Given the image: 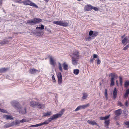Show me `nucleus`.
<instances>
[{"mask_svg": "<svg viewBox=\"0 0 129 129\" xmlns=\"http://www.w3.org/2000/svg\"><path fill=\"white\" fill-rule=\"evenodd\" d=\"M0 112L8 114V112L6 110L0 108Z\"/></svg>", "mask_w": 129, "mask_h": 129, "instance_id": "72a5a7b5", "label": "nucleus"}, {"mask_svg": "<svg viewBox=\"0 0 129 129\" xmlns=\"http://www.w3.org/2000/svg\"><path fill=\"white\" fill-rule=\"evenodd\" d=\"M129 45H128L123 48V50H126L127 49H128L129 48Z\"/></svg>", "mask_w": 129, "mask_h": 129, "instance_id": "49530a36", "label": "nucleus"}, {"mask_svg": "<svg viewBox=\"0 0 129 129\" xmlns=\"http://www.w3.org/2000/svg\"><path fill=\"white\" fill-rule=\"evenodd\" d=\"M129 94V89H127L126 91V92L124 94V97L125 98L127 97L128 94Z\"/></svg>", "mask_w": 129, "mask_h": 129, "instance_id": "cd10ccee", "label": "nucleus"}, {"mask_svg": "<svg viewBox=\"0 0 129 129\" xmlns=\"http://www.w3.org/2000/svg\"><path fill=\"white\" fill-rule=\"evenodd\" d=\"M41 32H38V34H41Z\"/></svg>", "mask_w": 129, "mask_h": 129, "instance_id": "680f3d73", "label": "nucleus"}, {"mask_svg": "<svg viewBox=\"0 0 129 129\" xmlns=\"http://www.w3.org/2000/svg\"><path fill=\"white\" fill-rule=\"evenodd\" d=\"M104 123L105 126H108L109 125V124L110 123V120H106L105 121Z\"/></svg>", "mask_w": 129, "mask_h": 129, "instance_id": "7c9ffc66", "label": "nucleus"}, {"mask_svg": "<svg viewBox=\"0 0 129 129\" xmlns=\"http://www.w3.org/2000/svg\"><path fill=\"white\" fill-rule=\"evenodd\" d=\"M4 11H4V10H3V12H4Z\"/></svg>", "mask_w": 129, "mask_h": 129, "instance_id": "69168bd1", "label": "nucleus"}, {"mask_svg": "<svg viewBox=\"0 0 129 129\" xmlns=\"http://www.w3.org/2000/svg\"><path fill=\"white\" fill-rule=\"evenodd\" d=\"M30 127H35V125H32L30 126Z\"/></svg>", "mask_w": 129, "mask_h": 129, "instance_id": "bf43d9fd", "label": "nucleus"}, {"mask_svg": "<svg viewBox=\"0 0 129 129\" xmlns=\"http://www.w3.org/2000/svg\"><path fill=\"white\" fill-rule=\"evenodd\" d=\"M83 96L82 99L83 100H84L86 99L88 96V94L87 93H83L82 94Z\"/></svg>", "mask_w": 129, "mask_h": 129, "instance_id": "aec40b11", "label": "nucleus"}, {"mask_svg": "<svg viewBox=\"0 0 129 129\" xmlns=\"http://www.w3.org/2000/svg\"><path fill=\"white\" fill-rule=\"evenodd\" d=\"M118 105L122 107V108L124 107V105H123L121 102H119L118 103Z\"/></svg>", "mask_w": 129, "mask_h": 129, "instance_id": "ea45409f", "label": "nucleus"}, {"mask_svg": "<svg viewBox=\"0 0 129 129\" xmlns=\"http://www.w3.org/2000/svg\"><path fill=\"white\" fill-rule=\"evenodd\" d=\"M49 0H44V1L46 3H48Z\"/></svg>", "mask_w": 129, "mask_h": 129, "instance_id": "4d7b16f0", "label": "nucleus"}, {"mask_svg": "<svg viewBox=\"0 0 129 129\" xmlns=\"http://www.w3.org/2000/svg\"><path fill=\"white\" fill-rule=\"evenodd\" d=\"M87 122L90 124L92 125H97V123L94 120H87Z\"/></svg>", "mask_w": 129, "mask_h": 129, "instance_id": "4468645a", "label": "nucleus"}, {"mask_svg": "<svg viewBox=\"0 0 129 129\" xmlns=\"http://www.w3.org/2000/svg\"><path fill=\"white\" fill-rule=\"evenodd\" d=\"M98 55L96 54H94L93 56V58L94 59L95 58H97Z\"/></svg>", "mask_w": 129, "mask_h": 129, "instance_id": "09e8293b", "label": "nucleus"}, {"mask_svg": "<svg viewBox=\"0 0 129 129\" xmlns=\"http://www.w3.org/2000/svg\"><path fill=\"white\" fill-rule=\"evenodd\" d=\"M28 121V119H27L24 118L20 120V122L23 123L24 122Z\"/></svg>", "mask_w": 129, "mask_h": 129, "instance_id": "e433bc0d", "label": "nucleus"}, {"mask_svg": "<svg viewBox=\"0 0 129 129\" xmlns=\"http://www.w3.org/2000/svg\"><path fill=\"white\" fill-rule=\"evenodd\" d=\"M8 41L4 39L0 42V44L1 45H4L7 44L8 43Z\"/></svg>", "mask_w": 129, "mask_h": 129, "instance_id": "4be33fe9", "label": "nucleus"}, {"mask_svg": "<svg viewBox=\"0 0 129 129\" xmlns=\"http://www.w3.org/2000/svg\"><path fill=\"white\" fill-rule=\"evenodd\" d=\"M124 124L127 126V128H129V121H126L124 122Z\"/></svg>", "mask_w": 129, "mask_h": 129, "instance_id": "f704fd0d", "label": "nucleus"}, {"mask_svg": "<svg viewBox=\"0 0 129 129\" xmlns=\"http://www.w3.org/2000/svg\"><path fill=\"white\" fill-rule=\"evenodd\" d=\"M52 79L53 81L54 82V83H55L56 82V80L54 76V75H53L52 76Z\"/></svg>", "mask_w": 129, "mask_h": 129, "instance_id": "37998d69", "label": "nucleus"}, {"mask_svg": "<svg viewBox=\"0 0 129 129\" xmlns=\"http://www.w3.org/2000/svg\"><path fill=\"white\" fill-rule=\"evenodd\" d=\"M72 57H74L75 58H79V55L78 51H76L75 52H74L73 55Z\"/></svg>", "mask_w": 129, "mask_h": 129, "instance_id": "2eb2a0df", "label": "nucleus"}, {"mask_svg": "<svg viewBox=\"0 0 129 129\" xmlns=\"http://www.w3.org/2000/svg\"><path fill=\"white\" fill-rule=\"evenodd\" d=\"M72 57V62L74 66L76 65L78 63L77 59L79 58H75L74 57Z\"/></svg>", "mask_w": 129, "mask_h": 129, "instance_id": "9b49d317", "label": "nucleus"}, {"mask_svg": "<svg viewBox=\"0 0 129 129\" xmlns=\"http://www.w3.org/2000/svg\"><path fill=\"white\" fill-rule=\"evenodd\" d=\"M3 118L5 119L6 120H11L13 119V117L11 115L4 114L3 115Z\"/></svg>", "mask_w": 129, "mask_h": 129, "instance_id": "1a4fd4ad", "label": "nucleus"}, {"mask_svg": "<svg viewBox=\"0 0 129 129\" xmlns=\"http://www.w3.org/2000/svg\"><path fill=\"white\" fill-rule=\"evenodd\" d=\"M113 98L114 99H115L117 97V90L116 88H114L113 92Z\"/></svg>", "mask_w": 129, "mask_h": 129, "instance_id": "f3484780", "label": "nucleus"}, {"mask_svg": "<svg viewBox=\"0 0 129 129\" xmlns=\"http://www.w3.org/2000/svg\"><path fill=\"white\" fill-rule=\"evenodd\" d=\"M119 123H118V122H117V123H116V125H119Z\"/></svg>", "mask_w": 129, "mask_h": 129, "instance_id": "052dcab7", "label": "nucleus"}, {"mask_svg": "<svg viewBox=\"0 0 129 129\" xmlns=\"http://www.w3.org/2000/svg\"><path fill=\"white\" fill-rule=\"evenodd\" d=\"M124 85L125 87H127L129 85V81H126L124 83Z\"/></svg>", "mask_w": 129, "mask_h": 129, "instance_id": "c9c22d12", "label": "nucleus"}, {"mask_svg": "<svg viewBox=\"0 0 129 129\" xmlns=\"http://www.w3.org/2000/svg\"><path fill=\"white\" fill-rule=\"evenodd\" d=\"M89 106V104H87L86 105H82V106H80L81 109H84L87 107Z\"/></svg>", "mask_w": 129, "mask_h": 129, "instance_id": "2f4dec72", "label": "nucleus"}, {"mask_svg": "<svg viewBox=\"0 0 129 129\" xmlns=\"http://www.w3.org/2000/svg\"><path fill=\"white\" fill-rule=\"evenodd\" d=\"M52 112L51 111L47 112L46 113H43V116L46 117L49 116L52 114Z\"/></svg>", "mask_w": 129, "mask_h": 129, "instance_id": "5701e85b", "label": "nucleus"}, {"mask_svg": "<svg viewBox=\"0 0 129 129\" xmlns=\"http://www.w3.org/2000/svg\"><path fill=\"white\" fill-rule=\"evenodd\" d=\"M81 0H78V1H80Z\"/></svg>", "mask_w": 129, "mask_h": 129, "instance_id": "0e129e2a", "label": "nucleus"}, {"mask_svg": "<svg viewBox=\"0 0 129 129\" xmlns=\"http://www.w3.org/2000/svg\"><path fill=\"white\" fill-rule=\"evenodd\" d=\"M42 21V20L41 19L36 18L32 19H30L27 20V23L30 25H35L36 24L39 23L41 22Z\"/></svg>", "mask_w": 129, "mask_h": 129, "instance_id": "7ed1b4c3", "label": "nucleus"}, {"mask_svg": "<svg viewBox=\"0 0 129 129\" xmlns=\"http://www.w3.org/2000/svg\"><path fill=\"white\" fill-rule=\"evenodd\" d=\"M53 23L54 24H56L64 27L67 26L68 25L67 22H63V21H54L53 22Z\"/></svg>", "mask_w": 129, "mask_h": 129, "instance_id": "39448f33", "label": "nucleus"}, {"mask_svg": "<svg viewBox=\"0 0 129 129\" xmlns=\"http://www.w3.org/2000/svg\"><path fill=\"white\" fill-rule=\"evenodd\" d=\"M119 82H120V85H122V77L121 76H119Z\"/></svg>", "mask_w": 129, "mask_h": 129, "instance_id": "58836bf2", "label": "nucleus"}, {"mask_svg": "<svg viewBox=\"0 0 129 129\" xmlns=\"http://www.w3.org/2000/svg\"><path fill=\"white\" fill-rule=\"evenodd\" d=\"M92 6L90 5H88L85 6L84 10L85 11H89L92 10Z\"/></svg>", "mask_w": 129, "mask_h": 129, "instance_id": "9d476101", "label": "nucleus"}, {"mask_svg": "<svg viewBox=\"0 0 129 129\" xmlns=\"http://www.w3.org/2000/svg\"><path fill=\"white\" fill-rule=\"evenodd\" d=\"M63 112L64 111L63 110H62L60 111V112L58 113L54 114L52 116H51L48 119V120H46L45 121L42 123V125L48 124H49V122H48V121L50 122L52 120H53L54 119L61 116Z\"/></svg>", "mask_w": 129, "mask_h": 129, "instance_id": "f03ea898", "label": "nucleus"}, {"mask_svg": "<svg viewBox=\"0 0 129 129\" xmlns=\"http://www.w3.org/2000/svg\"><path fill=\"white\" fill-rule=\"evenodd\" d=\"M22 3H23L24 5L31 6L36 8H38V6L30 1V0H25L24 1L22 2Z\"/></svg>", "mask_w": 129, "mask_h": 129, "instance_id": "423d86ee", "label": "nucleus"}, {"mask_svg": "<svg viewBox=\"0 0 129 129\" xmlns=\"http://www.w3.org/2000/svg\"><path fill=\"white\" fill-rule=\"evenodd\" d=\"M114 80V79H111L110 86H113L115 85Z\"/></svg>", "mask_w": 129, "mask_h": 129, "instance_id": "473e14b6", "label": "nucleus"}, {"mask_svg": "<svg viewBox=\"0 0 129 129\" xmlns=\"http://www.w3.org/2000/svg\"><path fill=\"white\" fill-rule=\"evenodd\" d=\"M59 70L61 71H62V68L61 65L60 63H59Z\"/></svg>", "mask_w": 129, "mask_h": 129, "instance_id": "4c0bfd02", "label": "nucleus"}, {"mask_svg": "<svg viewBox=\"0 0 129 129\" xmlns=\"http://www.w3.org/2000/svg\"><path fill=\"white\" fill-rule=\"evenodd\" d=\"M8 68H3L0 69V73L4 72L8 70Z\"/></svg>", "mask_w": 129, "mask_h": 129, "instance_id": "393cba45", "label": "nucleus"}, {"mask_svg": "<svg viewBox=\"0 0 129 129\" xmlns=\"http://www.w3.org/2000/svg\"><path fill=\"white\" fill-rule=\"evenodd\" d=\"M118 116H117L116 115V116H115L114 117V119H116L117 118V117H118Z\"/></svg>", "mask_w": 129, "mask_h": 129, "instance_id": "6e6d98bb", "label": "nucleus"}, {"mask_svg": "<svg viewBox=\"0 0 129 129\" xmlns=\"http://www.w3.org/2000/svg\"><path fill=\"white\" fill-rule=\"evenodd\" d=\"M57 77L58 78V84L62 85V76L60 72H58L57 74Z\"/></svg>", "mask_w": 129, "mask_h": 129, "instance_id": "6e6552de", "label": "nucleus"}, {"mask_svg": "<svg viewBox=\"0 0 129 129\" xmlns=\"http://www.w3.org/2000/svg\"><path fill=\"white\" fill-rule=\"evenodd\" d=\"M45 105L44 104L39 103L38 102V104L37 107L38 108L40 109H43L45 107Z\"/></svg>", "mask_w": 129, "mask_h": 129, "instance_id": "6ab92c4d", "label": "nucleus"}, {"mask_svg": "<svg viewBox=\"0 0 129 129\" xmlns=\"http://www.w3.org/2000/svg\"><path fill=\"white\" fill-rule=\"evenodd\" d=\"M81 109L80 106H78L76 108L75 110V111H77L80 109Z\"/></svg>", "mask_w": 129, "mask_h": 129, "instance_id": "79ce46f5", "label": "nucleus"}, {"mask_svg": "<svg viewBox=\"0 0 129 129\" xmlns=\"http://www.w3.org/2000/svg\"><path fill=\"white\" fill-rule=\"evenodd\" d=\"M38 102H35V101H33L30 102V105L33 107H37Z\"/></svg>", "mask_w": 129, "mask_h": 129, "instance_id": "ddd939ff", "label": "nucleus"}, {"mask_svg": "<svg viewBox=\"0 0 129 129\" xmlns=\"http://www.w3.org/2000/svg\"><path fill=\"white\" fill-rule=\"evenodd\" d=\"M12 126H13L12 122L11 123L9 122L4 125V127L5 128H7Z\"/></svg>", "mask_w": 129, "mask_h": 129, "instance_id": "412c9836", "label": "nucleus"}, {"mask_svg": "<svg viewBox=\"0 0 129 129\" xmlns=\"http://www.w3.org/2000/svg\"><path fill=\"white\" fill-rule=\"evenodd\" d=\"M128 103L127 102V101H126L125 103V105L127 107H128Z\"/></svg>", "mask_w": 129, "mask_h": 129, "instance_id": "8fccbe9b", "label": "nucleus"}, {"mask_svg": "<svg viewBox=\"0 0 129 129\" xmlns=\"http://www.w3.org/2000/svg\"><path fill=\"white\" fill-rule=\"evenodd\" d=\"M50 58V62L51 65L54 66V62L52 58V56H50L49 57Z\"/></svg>", "mask_w": 129, "mask_h": 129, "instance_id": "a211bd4d", "label": "nucleus"}, {"mask_svg": "<svg viewBox=\"0 0 129 129\" xmlns=\"http://www.w3.org/2000/svg\"><path fill=\"white\" fill-rule=\"evenodd\" d=\"M39 126V125L38 124H37L36 125H35V127H38Z\"/></svg>", "mask_w": 129, "mask_h": 129, "instance_id": "13d9d810", "label": "nucleus"}, {"mask_svg": "<svg viewBox=\"0 0 129 129\" xmlns=\"http://www.w3.org/2000/svg\"><path fill=\"white\" fill-rule=\"evenodd\" d=\"M121 38L122 39L121 41L122 43L124 45L129 42V37H126L125 34L121 37Z\"/></svg>", "mask_w": 129, "mask_h": 129, "instance_id": "0eeeda50", "label": "nucleus"}, {"mask_svg": "<svg viewBox=\"0 0 129 129\" xmlns=\"http://www.w3.org/2000/svg\"><path fill=\"white\" fill-rule=\"evenodd\" d=\"M79 70L78 69H74L73 70L74 73L76 75H78L79 74Z\"/></svg>", "mask_w": 129, "mask_h": 129, "instance_id": "c85d7f7f", "label": "nucleus"}, {"mask_svg": "<svg viewBox=\"0 0 129 129\" xmlns=\"http://www.w3.org/2000/svg\"><path fill=\"white\" fill-rule=\"evenodd\" d=\"M94 60V59H93V58L92 59H91L90 60V62L91 63H92Z\"/></svg>", "mask_w": 129, "mask_h": 129, "instance_id": "603ef678", "label": "nucleus"}, {"mask_svg": "<svg viewBox=\"0 0 129 129\" xmlns=\"http://www.w3.org/2000/svg\"><path fill=\"white\" fill-rule=\"evenodd\" d=\"M63 68L64 70H67L68 69V66L66 62H64L63 63Z\"/></svg>", "mask_w": 129, "mask_h": 129, "instance_id": "a878e982", "label": "nucleus"}, {"mask_svg": "<svg viewBox=\"0 0 129 129\" xmlns=\"http://www.w3.org/2000/svg\"><path fill=\"white\" fill-rule=\"evenodd\" d=\"M101 61L99 58H98L97 60V63L98 64H100L101 63Z\"/></svg>", "mask_w": 129, "mask_h": 129, "instance_id": "de8ad7c7", "label": "nucleus"}, {"mask_svg": "<svg viewBox=\"0 0 129 129\" xmlns=\"http://www.w3.org/2000/svg\"><path fill=\"white\" fill-rule=\"evenodd\" d=\"M36 29H39L40 30H43L44 29V26L42 24L41 25V27L37 26L36 27Z\"/></svg>", "mask_w": 129, "mask_h": 129, "instance_id": "c756f323", "label": "nucleus"}, {"mask_svg": "<svg viewBox=\"0 0 129 129\" xmlns=\"http://www.w3.org/2000/svg\"><path fill=\"white\" fill-rule=\"evenodd\" d=\"M38 124V125H39V126H41V125H42V123H39V124Z\"/></svg>", "mask_w": 129, "mask_h": 129, "instance_id": "5fc2aeb1", "label": "nucleus"}, {"mask_svg": "<svg viewBox=\"0 0 129 129\" xmlns=\"http://www.w3.org/2000/svg\"><path fill=\"white\" fill-rule=\"evenodd\" d=\"M11 38H12V37H9V38H8V39H11Z\"/></svg>", "mask_w": 129, "mask_h": 129, "instance_id": "e2e57ef3", "label": "nucleus"}, {"mask_svg": "<svg viewBox=\"0 0 129 129\" xmlns=\"http://www.w3.org/2000/svg\"><path fill=\"white\" fill-rule=\"evenodd\" d=\"M110 115H107L105 117H104V118L105 119V120H106L108 119L110 117Z\"/></svg>", "mask_w": 129, "mask_h": 129, "instance_id": "a18cd8bd", "label": "nucleus"}, {"mask_svg": "<svg viewBox=\"0 0 129 129\" xmlns=\"http://www.w3.org/2000/svg\"><path fill=\"white\" fill-rule=\"evenodd\" d=\"M111 76V79H117L118 78V76L117 74L114 73H111L110 75L109 76Z\"/></svg>", "mask_w": 129, "mask_h": 129, "instance_id": "dca6fc26", "label": "nucleus"}, {"mask_svg": "<svg viewBox=\"0 0 129 129\" xmlns=\"http://www.w3.org/2000/svg\"><path fill=\"white\" fill-rule=\"evenodd\" d=\"M93 9L95 11H97L98 10V9L95 7H94L92 6V9Z\"/></svg>", "mask_w": 129, "mask_h": 129, "instance_id": "c03bdc74", "label": "nucleus"}, {"mask_svg": "<svg viewBox=\"0 0 129 129\" xmlns=\"http://www.w3.org/2000/svg\"><path fill=\"white\" fill-rule=\"evenodd\" d=\"M38 70L35 69H30L29 71V73L31 74H33L37 71Z\"/></svg>", "mask_w": 129, "mask_h": 129, "instance_id": "bb28decb", "label": "nucleus"}, {"mask_svg": "<svg viewBox=\"0 0 129 129\" xmlns=\"http://www.w3.org/2000/svg\"><path fill=\"white\" fill-rule=\"evenodd\" d=\"M100 119L101 120H105L104 117H101L100 118Z\"/></svg>", "mask_w": 129, "mask_h": 129, "instance_id": "3c124183", "label": "nucleus"}, {"mask_svg": "<svg viewBox=\"0 0 129 129\" xmlns=\"http://www.w3.org/2000/svg\"><path fill=\"white\" fill-rule=\"evenodd\" d=\"M115 115L119 116L122 113L121 109H120L116 110L115 112Z\"/></svg>", "mask_w": 129, "mask_h": 129, "instance_id": "f8f14e48", "label": "nucleus"}, {"mask_svg": "<svg viewBox=\"0 0 129 129\" xmlns=\"http://www.w3.org/2000/svg\"><path fill=\"white\" fill-rule=\"evenodd\" d=\"M20 122V121L19 120H16L15 121L12 122V123L13 124V126H14L19 124Z\"/></svg>", "mask_w": 129, "mask_h": 129, "instance_id": "b1692460", "label": "nucleus"}, {"mask_svg": "<svg viewBox=\"0 0 129 129\" xmlns=\"http://www.w3.org/2000/svg\"><path fill=\"white\" fill-rule=\"evenodd\" d=\"M20 1H21L22 0H19Z\"/></svg>", "mask_w": 129, "mask_h": 129, "instance_id": "338daca9", "label": "nucleus"}, {"mask_svg": "<svg viewBox=\"0 0 129 129\" xmlns=\"http://www.w3.org/2000/svg\"><path fill=\"white\" fill-rule=\"evenodd\" d=\"M12 106L16 110H18L19 113L22 114H24L26 113V107H22L19 102L16 101H14L11 103Z\"/></svg>", "mask_w": 129, "mask_h": 129, "instance_id": "f257e3e1", "label": "nucleus"}, {"mask_svg": "<svg viewBox=\"0 0 129 129\" xmlns=\"http://www.w3.org/2000/svg\"><path fill=\"white\" fill-rule=\"evenodd\" d=\"M98 32L96 31H93L92 30L89 31V36L87 37L86 39L87 41H89L94 39V37L98 35Z\"/></svg>", "mask_w": 129, "mask_h": 129, "instance_id": "20e7f679", "label": "nucleus"}, {"mask_svg": "<svg viewBox=\"0 0 129 129\" xmlns=\"http://www.w3.org/2000/svg\"><path fill=\"white\" fill-rule=\"evenodd\" d=\"M116 84L117 85V86L118 85V81L117 80H116Z\"/></svg>", "mask_w": 129, "mask_h": 129, "instance_id": "864d4df0", "label": "nucleus"}, {"mask_svg": "<svg viewBox=\"0 0 129 129\" xmlns=\"http://www.w3.org/2000/svg\"><path fill=\"white\" fill-rule=\"evenodd\" d=\"M105 97L107 99L108 98V95H107V90L106 89H105Z\"/></svg>", "mask_w": 129, "mask_h": 129, "instance_id": "a19ab883", "label": "nucleus"}]
</instances>
